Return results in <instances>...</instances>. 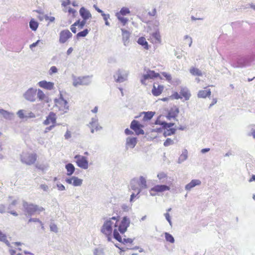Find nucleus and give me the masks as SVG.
<instances>
[{
	"instance_id": "nucleus-1",
	"label": "nucleus",
	"mask_w": 255,
	"mask_h": 255,
	"mask_svg": "<svg viewBox=\"0 0 255 255\" xmlns=\"http://www.w3.org/2000/svg\"><path fill=\"white\" fill-rule=\"evenodd\" d=\"M253 60L254 58L252 56H241L232 59L231 64L234 68H243L250 65Z\"/></svg>"
},
{
	"instance_id": "nucleus-2",
	"label": "nucleus",
	"mask_w": 255,
	"mask_h": 255,
	"mask_svg": "<svg viewBox=\"0 0 255 255\" xmlns=\"http://www.w3.org/2000/svg\"><path fill=\"white\" fill-rule=\"evenodd\" d=\"M36 160L35 154H29L23 153L21 155V161L22 162L27 164L31 165L33 164Z\"/></svg>"
},
{
	"instance_id": "nucleus-3",
	"label": "nucleus",
	"mask_w": 255,
	"mask_h": 255,
	"mask_svg": "<svg viewBox=\"0 0 255 255\" xmlns=\"http://www.w3.org/2000/svg\"><path fill=\"white\" fill-rule=\"evenodd\" d=\"M113 225H114V223L111 221V219L106 220L102 226L101 232L106 236L111 235Z\"/></svg>"
},
{
	"instance_id": "nucleus-4",
	"label": "nucleus",
	"mask_w": 255,
	"mask_h": 255,
	"mask_svg": "<svg viewBox=\"0 0 255 255\" xmlns=\"http://www.w3.org/2000/svg\"><path fill=\"white\" fill-rule=\"evenodd\" d=\"M128 75V72L127 71L119 69L114 75V77L116 82L122 83L127 80Z\"/></svg>"
},
{
	"instance_id": "nucleus-5",
	"label": "nucleus",
	"mask_w": 255,
	"mask_h": 255,
	"mask_svg": "<svg viewBox=\"0 0 255 255\" xmlns=\"http://www.w3.org/2000/svg\"><path fill=\"white\" fill-rule=\"evenodd\" d=\"M74 158L76 159V162L78 166L84 169L88 168V161L86 157L77 154L74 156Z\"/></svg>"
},
{
	"instance_id": "nucleus-6",
	"label": "nucleus",
	"mask_w": 255,
	"mask_h": 255,
	"mask_svg": "<svg viewBox=\"0 0 255 255\" xmlns=\"http://www.w3.org/2000/svg\"><path fill=\"white\" fill-rule=\"evenodd\" d=\"M37 90L33 88L28 89L23 94V97L27 101L33 102L36 100Z\"/></svg>"
},
{
	"instance_id": "nucleus-7",
	"label": "nucleus",
	"mask_w": 255,
	"mask_h": 255,
	"mask_svg": "<svg viewBox=\"0 0 255 255\" xmlns=\"http://www.w3.org/2000/svg\"><path fill=\"white\" fill-rule=\"evenodd\" d=\"M23 207L24 211L27 214L28 216H32L36 212V205L29 204L26 201H23Z\"/></svg>"
},
{
	"instance_id": "nucleus-8",
	"label": "nucleus",
	"mask_w": 255,
	"mask_h": 255,
	"mask_svg": "<svg viewBox=\"0 0 255 255\" xmlns=\"http://www.w3.org/2000/svg\"><path fill=\"white\" fill-rule=\"evenodd\" d=\"M130 223V219L127 216H124L118 228L119 232L122 234H124L127 231Z\"/></svg>"
},
{
	"instance_id": "nucleus-9",
	"label": "nucleus",
	"mask_w": 255,
	"mask_h": 255,
	"mask_svg": "<svg viewBox=\"0 0 255 255\" xmlns=\"http://www.w3.org/2000/svg\"><path fill=\"white\" fill-rule=\"evenodd\" d=\"M143 127L142 125L140 124L139 122L136 120H133L130 126V128L133 130L137 135L144 134V131L142 129Z\"/></svg>"
},
{
	"instance_id": "nucleus-10",
	"label": "nucleus",
	"mask_w": 255,
	"mask_h": 255,
	"mask_svg": "<svg viewBox=\"0 0 255 255\" xmlns=\"http://www.w3.org/2000/svg\"><path fill=\"white\" fill-rule=\"evenodd\" d=\"M170 190V187L166 185H156L151 188L150 190V194L151 196H154L155 195V192H162L165 191H168Z\"/></svg>"
},
{
	"instance_id": "nucleus-11",
	"label": "nucleus",
	"mask_w": 255,
	"mask_h": 255,
	"mask_svg": "<svg viewBox=\"0 0 255 255\" xmlns=\"http://www.w3.org/2000/svg\"><path fill=\"white\" fill-rule=\"evenodd\" d=\"M72 34L68 29L62 30L59 34V42L64 43L70 38L72 37Z\"/></svg>"
},
{
	"instance_id": "nucleus-12",
	"label": "nucleus",
	"mask_w": 255,
	"mask_h": 255,
	"mask_svg": "<svg viewBox=\"0 0 255 255\" xmlns=\"http://www.w3.org/2000/svg\"><path fill=\"white\" fill-rule=\"evenodd\" d=\"M137 139L136 137H128L126 139V148H133L136 145Z\"/></svg>"
},
{
	"instance_id": "nucleus-13",
	"label": "nucleus",
	"mask_w": 255,
	"mask_h": 255,
	"mask_svg": "<svg viewBox=\"0 0 255 255\" xmlns=\"http://www.w3.org/2000/svg\"><path fill=\"white\" fill-rule=\"evenodd\" d=\"M179 113V110L178 108L175 107L172 108L169 112L168 113L166 118L168 120H170L171 119H174L176 121H178L176 119L178 114Z\"/></svg>"
},
{
	"instance_id": "nucleus-14",
	"label": "nucleus",
	"mask_w": 255,
	"mask_h": 255,
	"mask_svg": "<svg viewBox=\"0 0 255 255\" xmlns=\"http://www.w3.org/2000/svg\"><path fill=\"white\" fill-rule=\"evenodd\" d=\"M88 126L89 128H94L96 131L102 129V127L99 126L98 119L96 116L91 119V121Z\"/></svg>"
},
{
	"instance_id": "nucleus-15",
	"label": "nucleus",
	"mask_w": 255,
	"mask_h": 255,
	"mask_svg": "<svg viewBox=\"0 0 255 255\" xmlns=\"http://www.w3.org/2000/svg\"><path fill=\"white\" fill-rule=\"evenodd\" d=\"M56 114L54 113L51 112L49 113V115L46 117V119L43 122V124L44 125H48L50 123L54 124L56 123Z\"/></svg>"
},
{
	"instance_id": "nucleus-16",
	"label": "nucleus",
	"mask_w": 255,
	"mask_h": 255,
	"mask_svg": "<svg viewBox=\"0 0 255 255\" xmlns=\"http://www.w3.org/2000/svg\"><path fill=\"white\" fill-rule=\"evenodd\" d=\"M79 13L83 19L86 21L92 17V15L90 11L84 7H82L80 9Z\"/></svg>"
},
{
	"instance_id": "nucleus-17",
	"label": "nucleus",
	"mask_w": 255,
	"mask_h": 255,
	"mask_svg": "<svg viewBox=\"0 0 255 255\" xmlns=\"http://www.w3.org/2000/svg\"><path fill=\"white\" fill-rule=\"evenodd\" d=\"M38 85L41 88L46 90H50L54 88V83L51 82H47L45 80L40 81L38 83Z\"/></svg>"
},
{
	"instance_id": "nucleus-18",
	"label": "nucleus",
	"mask_w": 255,
	"mask_h": 255,
	"mask_svg": "<svg viewBox=\"0 0 255 255\" xmlns=\"http://www.w3.org/2000/svg\"><path fill=\"white\" fill-rule=\"evenodd\" d=\"M163 89V86L155 83L152 89V93L155 96H159L161 94Z\"/></svg>"
},
{
	"instance_id": "nucleus-19",
	"label": "nucleus",
	"mask_w": 255,
	"mask_h": 255,
	"mask_svg": "<svg viewBox=\"0 0 255 255\" xmlns=\"http://www.w3.org/2000/svg\"><path fill=\"white\" fill-rule=\"evenodd\" d=\"M122 31L124 45L127 46L129 42L130 33L128 31L124 29H122Z\"/></svg>"
},
{
	"instance_id": "nucleus-20",
	"label": "nucleus",
	"mask_w": 255,
	"mask_h": 255,
	"mask_svg": "<svg viewBox=\"0 0 255 255\" xmlns=\"http://www.w3.org/2000/svg\"><path fill=\"white\" fill-rule=\"evenodd\" d=\"M201 184L200 180L198 179H193L190 183L186 185L185 189L187 191H190L193 188Z\"/></svg>"
},
{
	"instance_id": "nucleus-21",
	"label": "nucleus",
	"mask_w": 255,
	"mask_h": 255,
	"mask_svg": "<svg viewBox=\"0 0 255 255\" xmlns=\"http://www.w3.org/2000/svg\"><path fill=\"white\" fill-rule=\"evenodd\" d=\"M0 114L6 120H11L14 117L12 113L9 112L2 109H0Z\"/></svg>"
},
{
	"instance_id": "nucleus-22",
	"label": "nucleus",
	"mask_w": 255,
	"mask_h": 255,
	"mask_svg": "<svg viewBox=\"0 0 255 255\" xmlns=\"http://www.w3.org/2000/svg\"><path fill=\"white\" fill-rule=\"evenodd\" d=\"M137 182L138 181L137 179H132L130 182V189L136 192L137 195H139V194L141 191V190L140 188L137 186L136 184Z\"/></svg>"
},
{
	"instance_id": "nucleus-23",
	"label": "nucleus",
	"mask_w": 255,
	"mask_h": 255,
	"mask_svg": "<svg viewBox=\"0 0 255 255\" xmlns=\"http://www.w3.org/2000/svg\"><path fill=\"white\" fill-rule=\"evenodd\" d=\"M180 94L182 98H184L185 100H188L191 97L190 91L187 88H182L180 91Z\"/></svg>"
},
{
	"instance_id": "nucleus-24",
	"label": "nucleus",
	"mask_w": 255,
	"mask_h": 255,
	"mask_svg": "<svg viewBox=\"0 0 255 255\" xmlns=\"http://www.w3.org/2000/svg\"><path fill=\"white\" fill-rule=\"evenodd\" d=\"M155 124L161 125L164 129L172 128V127L175 125L173 123H168L165 121H157Z\"/></svg>"
},
{
	"instance_id": "nucleus-25",
	"label": "nucleus",
	"mask_w": 255,
	"mask_h": 255,
	"mask_svg": "<svg viewBox=\"0 0 255 255\" xmlns=\"http://www.w3.org/2000/svg\"><path fill=\"white\" fill-rule=\"evenodd\" d=\"M37 97L39 99V101H44L46 103L49 102V98L47 97L45 94L43 92V91L38 89L37 90Z\"/></svg>"
},
{
	"instance_id": "nucleus-26",
	"label": "nucleus",
	"mask_w": 255,
	"mask_h": 255,
	"mask_svg": "<svg viewBox=\"0 0 255 255\" xmlns=\"http://www.w3.org/2000/svg\"><path fill=\"white\" fill-rule=\"evenodd\" d=\"M137 42L138 44L142 46L145 49L148 50L149 49L148 42L144 37H140L138 39Z\"/></svg>"
},
{
	"instance_id": "nucleus-27",
	"label": "nucleus",
	"mask_w": 255,
	"mask_h": 255,
	"mask_svg": "<svg viewBox=\"0 0 255 255\" xmlns=\"http://www.w3.org/2000/svg\"><path fill=\"white\" fill-rule=\"evenodd\" d=\"M211 94V92L210 89L207 90H200L198 92V97L200 98H205L207 97H209Z\"/></svg>"
},
{
	"instance_id": "nucleus-28",
	"label": "nucleus",
	"mask_w": 255,
	"mask_h": 255,
	"mask_svg": "<svg viewBox=\"0 0 255 255\" xmlns=\"http://www.w3.org/2000/svg\"><path fill=\"white\" fill-rule=\"evenodd\" d=\"M188 158V151L186 149H184L182 154L180 155L177 162L180 164L185 161Z\"/></svg>"
},
{
	"instance_id": "nucleus-29",
	"label": "nucleus",
	"mask_w": 255,
	"mask_h": 255,
	"mask_svg": "<svg viewBox=\"0 0 255 255\" xmlns=\"http://www.w3.org/2000/svg\"><path fill=\"white\" fill-rule=\"evenodd\" d=\"M65 168L67 171V175L71 176L74 172L75 168L73 164L71 163H67L65 165Z\"/></svg>"
},
{
	"instance_id": "nucleus-30",
	"label": "nucleus",
	"mask_w": 255,
	"mask_h": 255,
	"mask_svg": "<svg viewBox=\"0 0 255 255\" xmlns=\"http://www.w3.org/2000/svg\"><path fill=\"white\" fill-rule=\"evenodd\" d=\"M138 184L140 186V188L141 190L143 189H146L147 188L146 180L145 178L142 176H140L139 177Z\"/></svg>"
},
{
	"instance_id": "nucleus-31",
	"label": "nucleus",
	"mask_w": 255,
	"mask_h": 255,
	"mask_svg": "<svg viewBox=\"0 0 255 255\" xmlns=\"http://www.w3.org/2000/svg\"><path fill=\"white\" fill-rule=\"evenodd\" d=\"M144 115L142 120L147 121L151 120L154 115V112H143L141 113Z\"/></svg>"
},
{
	"instance_id": "nucleus-32",
	"label": "nucleus",
	"mask_w": 255,
	"mask_h": 255,
	"mask_svg": "<svg viewBox=\"0 0 255 255\" xmlns=\"http://www.w3.org/2000/svg\"><path fill=\"white\" fill-rule=\"evenodd\" d=\"M190 73L193 76H202V72L198 68L192 67L189 70Z\"/></svg>"
},
{
	"instance_id": "nucleus-33",
	"label": "nucleus",
	"mask_w": 255,
	"mask_h": 255,
	"mask_svg": "<svg viewBox=\"0 0 255 255\" xmlns=\"http://www.w3.org/2000/svg\"><path fill=\"white\" fill-rule=\"evenodd\" d=\"M38 26V22L34 19L32 18L29 22V27L33 31H36Z\"/></svg>"
},
{
	"instance_id": "nucleus-34",
	"label": "nucleus",
	"mask_w": 255,
	"mask_h": 255,
	"mask_svg": "<svg viewBox=\"0 0 255 255\" xmlns=\"http://www.w3.org/2000/svg\"><path fill=\"white\" fill-rule=\"evenodd\" d=\"M91 76L81 77V85H88L91 82Z\"/></svg>"
},
{
	"instance_id": "nucleus-35",
	"label": "nucleus",
	"mask_w": 255,
	"mask_h": 255,
	"mask_svg": "<svg viewBox=\"0 0 255 255\" xmlns=\"http://www.w3.org/2000/svg\"><path fill=\"white\" fill-rule=\"evenodd\" d=\"M176 129L174 128H170L169 129H165L163 135L164 137H166L167 136H170L172 134H174L175 133Z\"/></svg>"
},
{
	"instance_id": "nucleus-36",
	"label": "nucleus",
	"mask_w": 255,
	"mask_h": 255,
	"mask_svg": "<svg viewBox=\"0 0 255 255\" xmlns=\"http://www.w3.org/2000/svg\"><path fill=\"white\" fill-rule=\"evenodd\" d=\"M73 179L72 185L74 186H79L82 184L83 180L76 176H72Z\"/></svg>"
},
{
	"instance_id": "nucleus-37",
	"label": "nucleus",
	"mask_w": 255,
	"mask_h": 255,
	"mask_svg": "<svg viewBox=\"0 0 255 255\" xmlns=\"http://www.w3.org/2000/svg\"><path fill=\"white\" fill-rule=\"evenodd\" d=\"M165 238L167 242H168L170 243H174L175 242V240L173 236L167 232L164 233Z\"/></svg>"
},
{
	"instance_id": "nucleus-38",
	"label": "nucleus",
	"mask_w": 255,
	"mask_h": 255,
	"mask_svg": "<svg viewBox=\"0 0 255 255\" xmlns=\"http://www.w3.org/2000/svg\"><path fill=\"white\" fill-rule=\"evenodd\" d=\"M86 21L83 19L81 21L80 20H78L74 22V25H77L79 28L82 29L86 24Z\"/></svg>"
},
{
	"instance_id": "nucleus-39",
	"label": "nucleus",
	"mask_w": 255,
	"mask_h": 255,
	"mask_svg": "<svg viewBox=\"0 0 255 255\" xmlns=\"http://www.w3.org/2000/svg\"><path fill=\"white\" fill-rule=\"evenodd\" d=\"M0 242H2L7 245L9 244V242L7 240L6 235L3 234L1 231H0Z\"/></svg>"
},
{
	"instance_id": "nucleus-40",
	"label": "nucleus",
	"mask_w": 255,
	"mask_h": 255,
	"mask_svg": "<svg viewBox=\"0 0 255 255\" xmlns=\"http://www.w3.org/2000/svg\"><path fill=\"white\" fill-rule=\"evenodd\" d=\"M116 15L117 17L119 20L123 23V25H125L126 24L128 21V19L127 18L121 16V15H120V13L118 12L116 13Z\"/></svg>"
},
{
	"instance_id": "nucleus-41",
	"label": "nucleus",
	"mask_w": 255,
	"mask_h": 255,
	"mask_svg": "<svg viewBox=\"0 0 255 255\" xmlns=\"http://www.w3.org/2000/svg\"><path fill=\"white\" fill-rule=\"evenodd\" d=\"M113 237L114 238L117 240L118 242H122V238L117 229H115L113 231Z\"/></svg>"
},
{
	"instance_id": "nucleus-42",
	"label": "nucleus",
	"mask_w": 255,
	"mask_h": 255,
	"mask_svg": "<svg viewBox=\"0 0 255 255\" xmlns=\"http://www.w3.org/2000/svg\"><path fill=\"white\" fill-rule=\"evenodd\" d=\"M147 74H148L149 78L150 79H153L154 78L160 77V75L158 73H155L154 71L148 70L147 71Z\"/></svg>"
},
{
	"instance_id": "nucleus-43",
	"label": "nucleus",
	"mask_w": 255,
	"mask_h": 255,
	"mask_svg": "<svg viewBox=\"0 0 255 255\" xmlns=\"http://www.w3.org/2000/svg\"><path fill=\"white\" fill-rule=\"evenodd\" d=\"M56 103L59 104L61 106H63L65 110H69V107L68 105V102L66 100L64 99L63 100L62 99V101L57 102Z\"/></svg>"
},
{
	"instance_id": "nucleus-44",
	"label": "nucleus",
	"mask_w": 255,
	"mask_h": 255,
	"mask_svg": "<svg viewBox=\"0 0 255 255\" xmlns=\"http://www.w3.org/2000/svg\"><path fill=\"white\" fill-rule=\"evenodd\" d=\"M89 33V30L88 29H85L83 31L78 32L77 35V38L84 37L87 35Z\"/></svg>"
},
{
	"instance_id": "nucleus-45",
	"label": "nucleus",
	"mask_w": 255,
	"mask_h": 255,
	"mask_svg": "<svg viewBox=\"0 0 255 255\" xmlns=\"http://www.w3.org/2000/svg\"><path fill=\"white\" fill-rule=\"evenodd\" d=\"M81 77H79L76 78V77H73V85L75 87H77L78 86L81 85Z\"/></svg>"
},
{
	"instance_id": "nucleus-46",
	"label": "nucleus",
	"mask_w": 255,
	"mask_h": 255,
	"mask_svg": "<svg viewBox=\"0 0 255 255\" xmlns=\"http://www.w3.org/2000/svg\"><path fill=\"white\" fill-rule=\"evenodd\" d=\"M119 13H120V15H126L130 13V10L128 7H123L121 9L120 12Z\"/></svg>"
},
{
	"instance_id": "nucleus-47",
	"label": "nucleus",
	"mask_w": 255,
	"mask_h": 255,
	"mask_svg": "<svg viewBox=\"0 0 255 255\" xmlns=\"http://www.w3.org/2000/svg\"><path fill=\"white\" fill-rule=\"evenodd\" d=\"M149 79H150L149 78V76L147 73L146 74H144L142 75L141 79H140V82L142 84L146 85L147 84L146 83V81Z\"/></svg>"
},
{
	"instance_id": "nucleus-48",
	"label": "nucleus",
	"mask_w": 255,
	"mask_h": 255,
	"mask_svg": "<svg viewBox=\"0 0 255 255\" xmlns=\"http://www.w3.org/2000/svg\"><path fill=\"white\" fill-rule=\"evenodd\" d=\"M94 255H104L103 250L102 249L96 248L93 251Z\"/></svg>"
},
{
	"instance_id": "nucleus-49",
	"label": "nucleus",
	"mask_w": 255,
	"mask_h": 255,
	"mask_svg": "<svg viewBox=\"0 0 255 255\" xmlns=\"http://www.w3.org/2000/svg\"><path fill=\"white\" fill-rule=\"evenodd\" d=\"M152 37L154 38L156 41L159 42L160 40V35L159 32H155L152 34Z\"/></svg>"
},
{
	"instance_id": "nucleus-50",
	"label": "nucleus",
	"mask_w": 255,
	"mask_h": 255,
	"mask_svg": "<svg viewBox=\"0 0 255 255\" xmlns=\"http://www.w3.org/2000/svg\"><path fill=\"white\" fill-rule=\"evenodd\" d=\"M157 177L161 181V182H164V181H163L162 180L166 178L167 175L165 173L162 172L159 173L157 174Z\"/></svg>"
},
{
	"instance_id": "nucleus-51",
	"label": "nucleus",
	"mask_w": 255,
	"mask_h": 255,
	"mask_svg": "<svg viewBox=\"0 0 255 255\" xmlns=\"http://www.w3.org/2000/svg\"><path fill=\"white\" fill-rule=\"evenodd\" d=\"M17 200L15 199L12 200L10 203H9L7 207V209L10 210L12 209L13 206H15L17 205Z\"/></svg>"
},
{
	"instance_id": "nucleus-52",
	"label": "nucleus",
	"mask_w": 255,
	"mask_h": 255,
	"mask_svg": "<svg viewBox=\"0 0 255 255\" xmlns=\"http://www.w3.org/2000/svg\"><path fill=\"white\" fill-rule=\"evenodd\" d=\"M17 115L21 119H23L26 117L24 114V110H20L18 111L17 112Z\"/></svg>"
},
{
	"instance_id": "nucleus-53",
	"label": "nucleus",
	"mask_w": 255,
	"mask_h": 255,
	"mask_svg": "<svg viewBox=\"0 0 255 255\" xmlns=\"http://www.w3.org/2000/svg\"><path fill=\"white\" fill-rule=\"evenodd\" d=\"M173 143V141L169 138H167L166 140L164 142L163 145L165 146H168Z\"/></svg>"
},
{
	"instance_id": "nucleus-54",
	"label": "nucleus",
	"mask_w": 255,
	"mask_h": 255,
	"mask_svg": "<svg viewBox=\"0 0 255 255\" xmlns=\"http://www.w3.org/2000/svg\"><path fill=\"white\" fill-rule=\"evenodd\" d=\"M161 74L168 82L171 80L172 77L170 74L164 72H162Z\"/></svg>"
},
{
	"instance_id": "nucleus-55",
	"label": "nucleus",
	"mask_w": 255,
	"mask_h": 255,
	"mask_svg": "<svg viewBox=\"0 0 255 255\" xmlns=\"http://www.w3.org/2000/svg\"><path fill=\"white\" fill-rule=\"evenodd\" d=\"M50 231L55 233L58 232V228L57 226L54 224H51L50 225Z\"/></svg>"
},
{
	"instance_id": "nucleus-56",
	"label": "nucleus",
	"mask_w": 255,
	"mask_h": 255,
	"mask_svg": "<svg viewBox=\"0 0 255 255\" xmlns=\"http://www.w3.org/2000/svg\"><path fill=\"white\" fill-rule=\"evenodd\" d=\"M133 242V240L130 239V238H124L123 239H122V241L121 243L124 244H126L127 243H130V244H131Z\"/></svg>"
},
{
	"instance_id": "nucleus-57",
	"label": "nucleus",
	"mask_w": 255,
	"mask_h": 255,
	"mask_svg": "<svg viewBox=\"0 0 255 255\" xmlns=\"http://www.w3.org/2000/svg\"><path fill=\"white\" fill-rule=\"evenodd\" d=\"M38 222L39 223L41 226L43 225V223L38 218H30L28 221V223L30 222Z\"/></svg>"
},
{
	"instance_id": "nucleus-58",
	"label": "nucleus",
	"mask_w": 255,
	"mask_h": 255,
	"mask_svg": "<svg viewBox=\"0 0 255 255\" xmlns=\"http://www.w3.org/2000/svg\"><path fill=\"white\" fill-rule=\"evenodd\" d=\"M164 216L166 219V220L168 221L169 224L171 226H172V222L171 220V217L170 216V215L168 213H166L164 214Z\"/></svg>"
},
{
	"instance_id": "nucleus-59",
	"label": "nucleus",
	"mask_w": 255,
	"mask_h": 255,
	"mask_svg": "<svg viewBox=\"0 0 255 255\" xmlns=\"http://www.w3.org/2000/svg\"><path fill=\"white\" fill-rule=\"evenodd\" d=\"M40 42H41V40H37L35 42H34L32 44L30 45V46H29L31 50H32L33 48L36 47V46H37ZM41 43H42V44H43V42H41Z\"/></svg>"
},
{
	"instance_id": "nucleus-60",
	"label": "nucleus",
	"mask_w": 255,
	"mask_h": 255,
	"mask_svg": "<svg viewBox=\"0 0 255 255\" xmlns=\"http://www.w3.org/2000/svg\"><path fill=\"white\" fill-rule=\"evenodd\" d=\"M57 72V68H56V67L53 66L50 68V70H49V74L50 75H51L52 74L56 73Z\"/></svg>"
},
{
	"instance_id": "nucleus-61",
	"label": "nucleus",
	"mask_w": 255,
	"mask_h": 255,
	"mask_svg": "<svg viewBox=\"0 0 255 255\" xmlns=\"http://www.w3.org/2000/svg\"><path fill=\"white\" fill-rule=\"evenodd\" d=\"M6 212V207L4 205L0 204V213L3 214Z\"/></svg>"
},
{
	"instance_id": "nucleus-62",
	"label": "nucleus",
	"mask_w": 255,
	"mask_h": 255,
	"mask_svg": "<svg viewBox=\"0 0 255 255\" xmlns=\"http://www.w3.org/2000/svg\"><path fill=\"white\" fill-rule=\"evenodd\" d=\"M71 137V132L69 130H67L65 135L64 137L66 139H68Z\"/></svg>"
},
{
	"instance_id": "nucleus-63",
	"label": "nucleus",
	"mask_w": 255,
	"mask_h": 255,
	"mask_svg": "<svg viewBox=\"0 0 255 255\" xmlns=\"http://www.w3.org/2000/svg\"><path fill=\"white\" fill-rule=\"evenodd\" d=\"M138 195H137V193L136 194H135L134 193H132L131 195H130V199H129V201L130 202H132L133 201V199L135 197H137V198H138L139 197V196H138Z\"/></svg>"
},
{
	"instance_id": "nucleus-64",
	"label": "nucleus",
	"mask_w": 255,
	"mask_h": 255,
	"mask_svg": "<svg viewBox=\"0 0 255 255\" xmlns=\"http://www.w3.org/2000/svg\"><path fill=\"white\" fill-rule=\"evenodd\" d=\"M57 186L58 190L60 191H63V190H65V186L61 183L57 184Z\"/></svg>"
}]
</instances>
